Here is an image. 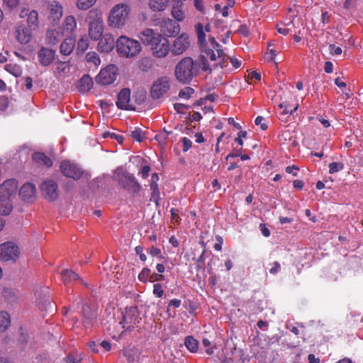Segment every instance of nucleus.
Instances as JSON below:
<instances>
[{
	"label": "nucleus",
	"instance_id": "25",
	"mask_svg": "<svg viewBox=\"0 0 363 363\" xmlns=\"http://www.w3.org/2000/svg\"><path fill=\"white\" fill-rule=\"evenodd\" d=\"M183 6L184 3L182 0H174L172 9V15L178 21H182L185 18Z\"/></svg>",
	"mask_w": 363,
	"mask_h": 363
},
{
	"label": "nucleus",
	"instance_id": "42",
	"mask_svg": "<svg viewBox=\"0 0 363 363\" xmlns=\"http://www.w3.org/2000/svg\"><path fill=\"white\" fill-rule=\"evenodd\" d=\"M27 22L30 26H37L38 24V13L36 11L33 10L29 12Z\"/></svg>",
	"mask_w": 363,
	"mask_h": 363
},
{
	"label": "nucleus",
	"instance_id": "13",
	"mask_svg": "<svg viewBox=\"0 0 363 363\" xmlns=\"http://www.w3.org/2000/svg\"><path fill=\"white\" fill-rule=\"evenodd\" d=\"M153 55L157 57H164L170 51L169 40L162 35L150 47Z\"/></svg>",
	"mask_w": 363,
	"mask_h": 363
},
{
	"label": "nucleus",
	"instance_id": "22",
	"mask_svg": "<svg viewBox=\"0 0 363 363\" xmlns=\"http://www.w3.org/2000/svg\"><path fill=\"white\" fill-rule=\"evenodd\" d=\"M49 10V18L52 21H58L62 16V6L57 1L49 3L48 5Z\"/></svg>",
	"mask_w": 363,
	"mask_h": 363
},
{
	"label": "nucleus",
	"instance_id": "17",
	"mask_svg": "<svg viewBox=\"0 0 363 363\" xmlns=\"http://www.w3.org/2000/svg\"><path fill=\"white\" fill-rule=\"evenodd\" d=\"M180 26L174 21L172 19L164 20L161 23V31L164 35L172 37L177 35L179 33Z\"/></svg>",
	"mask_w": 363,
	"mask_h": 363
},
{
	"label": "nucleus",
	"instance_id": "24",
	"mask_svg": "<svg viewBox=\"0 0 363 363\" xmlns=\"http://www.w3.org/2000/svg\"><path fill=\"white\" fill-rule=\"evenodd\" d=\"M54 50L45 48H41L38 52L40 62L44 66H48L51 64L54 60Z\"/></svg>",
	"mask_w": 363,
	"mask_h": 363
},
{
	"label": "nucleus",
	"instance_id": "1",
	"mask_svg": "<svg viewBox=\"0 0 363 363\" xmlns=\"http://www.w3.org/2000/svg\"><path fill=\"white\" fill-rule=\"evenodd\" d=\"M196 35L201 49L199 60H194L190 57H184L174 67V77L182 84H190L199 75L201 70L211 72L218 67L224 68L227 65L222 46L214 38H209V43L206 42L201 24L196 26Z\"/></svg>",
	"mask_w": 363,
	"mask_h": 363
},
{
	"label": "nucleus",
	"instance_id": "21",
	"mask_svg": "<svg viewBox=\"0 0 363 363\" xmlns=\"http://www.w3.org/2000/svg\"><path fill=\"white\" fill-rule=\"evenodd\" d=\"M16 39L21 44H26L32 38V33L29 28L25 26H19L16 30Z\"/></svg>",
	"mask_w": 363,
	"mask_h": 363
},
{
	"label": "nucleus",
	"instance_id": "18",
	"mask_svg": "<svg viewBox=\"0 0 363 363\" xmlns=\"http://www.w3.org/2000/svg\"><path fill=\"white\" fill-rule=\"evenodd\" d=\"M61 277L62 282L65 286L75 283H81L82 284L86 285V284L84 282L83 279H81L77 273L71 269H66L62 270L61 272Z\"/></svg>",
	"mask_w": 363,
	"mask_h": 363
},
{
	"label": "nucleus",
	"instance_id": "36",
	"mask_svg": "<svg viewBox=\"0 0 363 363\" xmlns=\"http://www.w3.org/2000/svg\"><path fill=\"white\" fill-rule=\"evenodd\" d=\"M89 46V40L86 35L82 36L77 43V54L84 53Z\"/></svg>",
	"mask_w": 363,
	"mask_h": 363
},
{
	"label": "nucleus",
	"instance_id": "61",
	"mask_svg": "<svg viewBox=\"0 0 363 363\" xmlns=\"http://www.w3.org/2000/svg\"><path fill=\"white\" fill-rule=\"evenodd\" d=\"M299 168L296 165L288 166L286 167V172L288 174H292L294 176H297V171Z\"/></svg>",
	"mask_w": 363,
	"mask_h": 363
},
{
	"label": "nucleus",
	"instance_id": "48",
	"mask_svg": "<svg viewBox=\"0 0 363 363\" xmlns=\"http://www.w3.org/2000/svg\"><path fill=\"white\" fill-rule=\"evenodd\" d=\"M147 252L152 257H157L160 259H164V257L161 255V250L158 247L151 246L150 247L147 249Z\"/></svg>",
	"mask_w": 363,
	"mask_h": 363
},
{
	"label": "nucleus",
	"instance_id": "31",
	"mask_svg": "<svg viewBox=\"0 0 363 363\" xmlns=\"http://www.w3.org/2000/svg\"><path fill=\"white\" fill-rule=\"evenodd\" d=\"M141 350L135 347H128L124 350V355L129 362H135L139 360Z\"/></svg>",
	"mask_w": 363,
	"mask_h": 363
},
{
	"label": "nucleus",
	"instance_id": "44",
	"mask_svg": "<svg viewBox=\"0 0 363 363\" xmlns=\"http://www.w3.org/2000/svg\"><path fill=\"white\" fill-rule=\"evenodd\" d=\"M151 276V270L149 268L145 267L143 269V270L140 272V273L138 275V279L145 283L147 281H150Z\"/></svg>",
	"mask_w": 363,
	"mask_h": 363
},
{
	"label": "nucleus",
	"instance_id": "43",
	"mask_svg": "<svg viewBox=\"0 0 363 363\" xmlns=\"http://www.w3.org/2000/svg\"><path fill=\"white\" fill-rule=\"evenodd\" d=\"M193 94H194V89L190 86H186L179 91V96L187 100L191 98Z\"/></svg>",
	"mask_w": 363,
	"mask_h": 363
},
{
	"label": "nucleus",
	"instance_id": "26",
	"mask_svg": "<svg viewBox=\"0 0 363 363\" xmlns=\"http://www.w3.org/2000/svg\"><path fill=\"white\" fill-rule=\"evenodd\" d=\"M158 180V174L157 173H153L151 177V182L150 184V190L152 191L150 200L157 203L160 199V191L157 185Z\"/></svg>",
	"mask_w": 363,
	"mask_h": 363
},
{
	"label": "nucleus",
	"instance_id": "60",
	"mask_svg": "<svg viewBox=\"0 0 363 363\" xmlns=\"http://www.w3.org/2000/svg\"><path fill=\"white\" fill-rule=\"evenodd\" d=\"M283 26H281V25L278 24L277 25V31L280 33V34H282L284 35H286L289 33V32L291 31V29L290 28H287L285 27L286 25L284 24H281Z\"/></svg>",
	"mask_w": 363,
	"mask_h": 363
},
{
	"label": "nucleus",
	"instance_id": "4",
	"mask_svg": "<svg viewBox=\"0 0 363 363\" xmlns=\"http://www.w3.org/2000/svg\"><path fill=\"white\" fill-rule=\"evenodd\" d=\"M116 44V50L119 55L127 58L137 56L142 50L139 41L128 38L125 35L120 36Z\"/></svg>",
	"mask_w": 363,
	"mask_h": 363
},
{
	"label": "nucleus",
	"instance_id": "12",
	"mask_svg": "<svg viewBox=\"0 0 363 363\" xmlns=\"http://www.w3.org/2000/svg\"><path fill=\"white\" fill-rule=\"evenodd\" d=\"M190 45L189 37L186 33H182L174 40L171 47L172 53L179 55L187 50Z\"/></svg>",
	"mask_w": 363,
	"mask_h": 363
},
{
	"label": "nucleus",
	"instance_id": "34",
	"mask_svg": "<svg viewBox=\"0 0 363 363\" xmlns=\"http://www.w3.org/2000/svg\"><path fill=\"white\" fill-rule=\"evenodd\" d=\"M33 158L36 162L40 164H44L47 167H50L52 164V162L50 160V158H49L44 153L42 152L35 153L33 155Z\"/></svg>",
	"mask_w": 363,
	"mask_h": 363
},
{
	"label": "nucleus",
	"instance_id": "37",
	"mask_svg": "<svg viewBox=\"0 0 363 363\" xmlns=\"http://www.w3.org/2000/svg\"><path fill=\"white\" fill-rule=\"evenodd\" d=\"M186 348L191 352H196L199 348V342L192 336H187L184 342Z\"/></svg>",
	"mask_w": 363,
	"mask_h": 363
},
{
	"label": "nucleus",
	"instance_id": "8",
	"mask_svg": "<svg viewBox=\"0 0 363 363\" xmlns=\"http://www.w3.org/2000/svg\"><path fill=\"white\" fill-rule=\"evenodd\" d=\"M19 255V249L12 242H6L0 245V259L3 261L16 262Z\"/></svg>",
	"mask_w": 363,
	"mask_h": 363
},
{
	"label": "nucleus",
	"instance_id": "27",
	"mask_svg": "<svg viewBox=\"0 0 363 363\" xmlns=\"http://www.w3.org/2000/svg\"><path fill=\"white\" fill-rule=\"evenodd\" d=\"M75 39L71 37L64 40L60 45V53L63 55H69L75 46Z\"/></svg>",
	"mask_w": 363,
	"mask_h": 363
},
{
	"label": "nucleus",
	"instance_id": "58",
	"mask_svg": "<svg viewBox=\"0 0 363 363\" xmlns=\"http://www.w3.org/2000/svg\"><path fill=\"white\" fill-rule=\"evenodd\" d=\"M247 78L249 80L260 81L262 77L260 73L257 71H252L248 74Z\"/></svg>",
	"mask_w": 363,
	"mask_h": 363
},
{
	"label": "nucleus",
	"instance_id": "41",
	"mask_svg": "<svg viewBox=\"0 0 363 363\" xmlns=\"http://www.w3.org/2000/svg\"><path fill=\"white\" fill-rule=\"evenodd\" d=\"M96 0H78L77 2V6L81 10H87L91 7Z\"/></svg>",
	"mask_w": 363,
	"mask_h": 363
},
{
	"label": "nucleus",
	"instance_id": "59",
	"mask_svg": "<svg viewBox=\"0 0 363 363\" xmlns=\"http://www.w3.org/2000/svg\"><path fill=\"white\" fill-rule=\"evenodd\" d=\"M237 33L247 37L249 35L250 31L248 27L243 24L240 26L239 28L237 30Z\"/></svg>",
	"mask_w": 363,
	"mask_h": 363
},
{
	"label": "nucleus",
	"instance_id": "9",
	"mask_svg": "<svg viewBox=\"0 0 363 363\" xmlns=\"http://www.w3.org/2000/svg\"><path fill=\"white\" fill-rule=\"evenodd\" d=\"M117 67L114 65H110L102 69L96 77V82L101 85H108L116 79Z\"/></svg>",
	"mask_w": 363,
	"mask_h": 363
},
{
	"label": "nucleus",
	"instance_id": "32",
	"mask_svg": "<svg viewBox=\"0 0 363 363\" xmlns=\"http://www.w3.org/2000/svg\"><path fill=\"white\" fill-rule=\"evenodd\" d=\"M62 35H65L62 33L57 31L55 30H48L46 33V39L50 44L55 45L58 43Z\"/></svg>",
	"mask_w": 363,
	"mask_h": 363
},
{
	"label": "nucleus",
	"instance_id": "16",
	"mask_svg": "<svg viewBox=\"0 0 363 363\" xmlns=\"http://www.w3.org/2000/svg\"><path fill=\"white\" fill-rule=\"evenodd\" d=\"M161 35L152 29L145 28L140 33L138 37L144 45L151 47Z\"/></svg>",
	"mask_w": 363,
	"mask_h": 363
},
{
	"label": "nucleus",
	"instance_id": "33",
	"mask_svg": "<svg viewBox=\"0 0 363 363\" xmlns=\"http://www.w3.org/2000/svg\"><path fill=\"white\" fill-rule=\"evenodd\" d=\"M11 325V318L9 314L6 311H0V333L8 330Z\"/></svg>",
	"mask_w": 363,
	"mask_h": 363
},
{
	"label": "nucleus",
	"instance_id": "55",
	"mask_svg": "<svg viewBox=\"0 0 363 363\" xmlns=\"http://www.w3.org/2000/svg\"><path fill=\"white\" fill-rule=\"evenodd\" d=\"M20 0H3V2L9 9H13L16 8L19 4Z\"/></svg>",
	"mask_w": 363,
	"mask_h": 363
},
{
	"label": "nucleus",
	"instance_id": "11",
	"mask_svg": "<svg viewBox=\"0 0 363 363\" xmlns=\"http://www.w3.org/2000/svg\"><path fill=\"white\" fill-rule=\"evenodd\" d=\"M40 190L43 197L48 201H53L59 196L57 184L52 180L43 182L40 186Z\"/></svg>",
	"mask_w": 363,
	"mask_h": 363
},
{
	"label": "nucleus",
	"instance_id": "29",
	"mask_svg": "<svg viewBox=\"0 0 363 363\" xmlns=\"http://www.w3.org/2000/svg\"><path fill=\"white\" fill-rule=\"evenodd\" d=\"M93 86V80L88 74L84 75L78 82V89L80 92L89 91Z\"/></svg>",
	"mask_w": 363,
	"mask_h": 363
},
{
	"label": "nucleus",
	"instance_id": "10",
	"mask_svg": "<svg viewBox=\"0 0 363 363\" xmlns=\"http://www.w3.org/2000/svg\"><path fill=\"white\" fill-rule=\"evenodd\" d=\"M60 170L64 176L74 180L79 179L83 174V171L77 164L67 160L61 162Z\"/></svg>",
	"mask_w": 363,
	"mask_h": 363
},
{
	"label": "nucleus",
	"instance_id": "45",
	"mask_svg": "<svg viewBox=\"0 0 363 363\" xmlns=\"http://www.w3.org/2000/svg\"><path fill=\"white\" fill-rule=\"evenodd\" d=\"M345 167V165L342 162H331L329 164V173L334 174L340 170H342Z\"/></svg>",
	"mask_w": 363,
	"mask_h": 363
},
{
	"label": "nucleus",
	"instance_id": "28",
	"mask_svg": "<svg viewBox=\"0 0 363 363\" xmlns=\"http://www.w3.org/2000/svg\"><path fill=\"white\" fill-rule=\"evenodd\" d=\"M77 28V21L73 16H68L65 18L63 23V34L68 35Z\"/></svg>",
	"mask_w": 363,
	"mask_h": 363
},
{
	"label": "nucleus",
	"instance_id": "63",
	"mask_svg": "<svg viewBox=\"0 0 363 363\" xmlns=\"http://www.w3.org/2000/svg\"><path fill=\"white\" fill-rule=\"evenodd\" d=\"M174 109L179 113H183V110L185 108H188L189 106L180 103H176L174 104Z\"/></svg>",
	"mask_w": 363,
	"mask_h": 363
},
{
	"label": "nucleus",
	"instance_id": "5",
	"mask_svg": "<svg viewBox=\"0 0 363 363\" xmlns=\"http://www.w3.org/2000/svg\"><path fill=\"white\" fill-rule=\"evenodd\" d=\"M115 179L118 182L123 189L129 191L138 193L140 191L141 186L136 181L134 175L125 172L122 169L118 168L116 169Z\"/></svg>",
	"mask_w": 363,
	"mask_h": 363
},
{
	"label": "nucleus",
	"instance_id": "6",
	"mask_svg": "<svg viewBox=\"0 0 363 363\" xmlns=\"http://www.w3.org/2000/svg\"><path fill=\"white\" fill-rule=\"evenodd\" d=\"M141 318L138 309L135 306L125 308V311L122 313V319L120 324L125 330H131L138 327Z\"/></svg>",
	"mask_w": 363,
	"mask_h": 363
},
{
	"label": "nucleus",
	"instance_id": "52",
	"mask_svg": "<svg viewBox=\"0 0 363 363\" xmlns=\"http://www.w3.org/2000/svg\"><path fill=\"white\" fill-rule=\"evenodd\" d=\"M330 52L333 55H341L342 50L340 47H337L334 44H330L329 45Z\"/></svg>",
	"mask_w": 363,
	"mask_h": 363
},
{
	"label": "nucleus",
	"instance_id": "49",
	"mask_svg": "<svg viewBox=\"0 0 363 363\" xmlns=\"http://www.w3.org/2000/svg\"><path fill=\"white\" fill-rule=\"evenodd\" d=\"M135 97V103H133L135 105H140L142 103H143L145 101L146 99V94L145 91H138Z\"/></svg>",
	"mask_w": 363,
	"mask_h": 363
},
{
	"label": "nucleus",
	"instance_id": "39",
	"mask_svg": "<svg viewBox=\"0 0 363 363\" xmlns=\"http://www.w3.org/2000/svg\"><path fill=\"white\" fill-rule=\"evenodd\" d=\"M86 60L88 63H92L95 67L101 64V60L96 52H89L86 55Z\"/></svg>",
	"mask_w": 363,
	"mask_h": 363
},
{
	"label": "nucleus",
	"instance_id": "38",
	"mask_svg": "<svg viewBox=\"0 0 363 363\" xmlns=\"http://www.w3.org/2000/svg\"><path fill=\"white\" fill-rule=\"evenodd\" d=\"M152 66V60L150 57H143L138 62V67L140 70L147 72Z\"/></svg>",
	"mask_w": 363,
	"mask_h": 363
},
{
	"label": "nucleus",
	"instance_id": "47",
	"mask_svg": "<svg viewBox=\"0 0 363 363\" xmlns=\"http://www.w3.org/2000/svg\"><path fill=\"white\" fill-rule=\"evenodd\" d=\"M130 135L134 140L138 142H141L145 138L144 133L140 128H135L133 130Z\"/></svg>",
	"mask_w": 363,
	"mask_h": 363
},
{
	"label": "nucleus",
	"instance_id": "53",
	"mask_svg": "<svg viewBox=\"0 0 363 363\" xmlns=\"http://www.w3.org/2000/svg\"><path fill=\"white\" fill-rule=\"evenodd\" d=\"M182 143L183 145L182 150L184 152L188 151L192 145V142L189 138L185 137L182 139Z\"/></svg>",
	"mask_w": 363,
	"mask_h": 363
},
{
	"label": "nucleus",
	"instance_id": "62",
	"mask_svg": "<svg viewBox=\"0 0 363 363\" xmlns=\"http://www.w3.org/2000/svg\"><path fill=\"white\" fill-rule=\"evenodd\" d=\"M9 105V100L5 96H0V111L5 110Z\"/></svg>",
	"mask_w": 363,
	"mask_h": 363
},
{
	"label": "nucleus",
	"instance_id": "64",
	"mask_svg": "<svg viewBox=\"0 0 363 363\" xmlns=\"http://www.w3.org/2000/svg\"><path fill=\"white\" fill-rule=\"evenodd\" d=\"M89 350L94 353H98V345L94 341H89L87 344Z\"/></svg>",
	"mask_w": 363,
	"mask_h": 363
},
{
	"label": "nucleus",
	"instance_id": "57",
	"mask_svg": "<svg viewBox=\"0 0 363 363\" xmlns=\"http://www.w3.org/2000/svg\"><path fill=\"white\" fill-rule=\"evenodd\" d=\"M264 118L262 116H257L255 121V123L257 125H260V128L262 130H265L267 129L268 126L265 123H263Z\"/></svg>",
	"mask_w": 363,
	"mask_h": 363
},
{
	"label": "nucleus",
	"instance_id": "30",
	"mask_svg": "<svg viewBox=\"0 0 363 363\" xmlns=\"http://www.w3.org/2000/svg\"><path fill=\"white\" fill-rule=\"evenodd\" d=\"M148 6L152 11H163L168 7L169 0H149Z\"/></svg>",
	"mask_w": 363,
	"mask_h": 363
},
{
	"label": "nucleus",
	"instance_id": "20",
	"mask_svg": "<svg viewBox=\"0 0 363 363\" xmlns=\"http://www.w3.org/2000/svg\"><path fill=\"white\" fill-rule=\"evenodd\" d=\"M35 186L33 184L27 183L20 189L19 195L23 200L30 202L35 198Z\"/></svg>",
	"mask_w": 363,
	"mask_h": 363
},
{
	"label": "nucleus",
	"instance_id": "40",
	"mask_svg": "<svg viewBox=\"0 0 363 363\" xmlns=\"http://www.w3.org/2000/svg\"><path fill=\"white\" fill-rule=\"evenodd\" d=\"M4 69L15 77H19L21 74V67L16 64H7L5 65Z\"/></svg>",
	"mask_w": 363,
	"mask_h": 363
},
{
	"label": "nucleus",
	"instance_id": "19",
	"mask_svg": "<svg viewBox=\"0 0 363 363\" xmlns=\"http://www.w3.org/2000/svg\"><path fill=\"white\" fill-rule=\"evenodd\" d=\"M115 45V40L113 35L106 33L99 39L98 43V50L101 52H111Z\"/></svg>",
	"mask_w": 363,
	"mask_h": 363
},
{
	"label": "nucleus",
	"instance_id": "23",
	"mask_svg": "<svg viewBox=\"0 0 363 363\" xmlns=\"http://www.w3.org/2000/svg\"><path fill=\"white\" fill-rule=\"evenodd\" d=\"M103 32L102 21L97 19L89 23V35L90 37L96 40L100 38Z\"/></svg>",
	"mask_w": 363,
	"mask_h": 363
},
{
	"label": "nucleus",
	"instance_id": "46",
	"mask_svg": "<svg viewBox=\"0 0 363 363\" xmlns=\"http://www.w3.org/2000/svg\"><path fill=\"white\" fill-rule=\"evenodd\" d=\"M279 107L280 108H284V111H283V113L284 114H292L294 111H296L298 107V104H296L295 105V106L294 107V108H291L290 107V106L286 103V102H284V103H281L279 105Z\"/></svg>",
	"mask_w": 363,
	"mask_h": 363
},
{
	"label": "nucleus",
	"instance_id": "50",
	"mask_svg": "<svg viewBox=\"0 0 363 363\" xmlns=\"http://www.w3.org/2000/svg\"><path fill=\"white\" fill-rule=\"evenodd\" d=\"M224 55H225V60H226V66L228 65V60H230V63L232 64L233 67L235 69H237L241 66V61L235 57H230L228 56L225 52Z\"/></svg>",
	"mask_w": 363,
	"mask_h": 363
},
{
	"label": "nucleus",
	"instance_id": "7",
	"mask_svg": "<svg viewBox=\"0 0 363 363\" xmlns=\"http://www.w3.org/2000/svg\"><path fill=\"white\" fill-rule=\"evenodd\" d=\"M170 89V78L164 76L158 78L152 84L150 94L155 99L162 97Z\"/></svg>",
	"mask_w": 363,
	"mask_h": 363
},
{
	"label": "nucleus",
	"instance_id": "51",
	"mask_svg": "<svg viewBox=\"0 0 363 363\" xmlns=\"http://www.w3.org/2000/svg\"><path fill=\"white\" fill-rule=\"evenodd\" d=\"M153 294L158 298H160L164 294V290L161 284H155L153 286Z\"/></svg>",
	"mask_w": 363,
	"mask_h": 363
},
{
	"label": "nucleus",
	"instance_id": "54",
	"mask_svg": "<svg viewBox=\"0 0 363 363\" xmlns=\"http://www.w3.org/2000/svg\"><path fill=\"white\" fill-rule=\"evenodd\" d=\"M135 252L137 255H139L140 257V259L143 262H145L146 261L147 259V257L146 255L143 253V247L140 245H138L137 247H135Z\"/></svg>",
	"mask_w": 363,
	"mask_h": 363
},
{
	"label": "nucleus",
	"instance_id": "15",
	"mask_svg": "<svg viewBox=\"0 0 363 363\" xmlns=\"http://www.w3.org/2000/svg\"><path fill=\"white\" fill-rule=\"evenodd\" d=\"M82 324L84 328H89L96 322V310L91 308L89 305H84L82 311Z\"/></svg>",
	"mask_w": 363,
	"mask_h": 363
},
{
	"label": "nucleus",
	"instance_id": "35",
	"mask_svg": "<svg viewBox=\"0 0 363 363\" xmlns=\"http://www.w3.org/2000/svg\"><path fill=\"white\" fill-rule=\"evenodd\" d=\"M71 65L69 62L59 61L56 62V69L60 75L65 76L70 72Z\"/></svg>",
	"mask_w": 363,
	"mask_h": 363
},
{
	"label": "nucleus",
	"instance_id": "56",
	"mask_svg": "<svg viewBox=\"0 0 363 363\" xmlns=\"http://www.w3.org/2000/svg\"><path fill=\"white\" fill-rule=\"evenodd\" d=\"M179 210L177 208H172L170 210L171 216H172V221L174 223L179 222Z\"/></svg>",
	"mask_w": 363,
	"mask_h": 363
},
{
	"label": "nucleus",
	"instance_id": "3",
	"mask_svg": "<svg viewBox=\"0 0 363 363\" xmlns=\"http://www.w3.org/2000/svg\"><path fill=\"white\" fill-rule=\"evenodd\" d=\"M130 11V6L126 3L116 4L108 14L107 20L108 26L113 28L123 27L128 20Z\"/></svg>",
	"mask_w": 363,
	"mask_h": 363
},
{
	"label": "nucleus",
	"instance_id": "2",
	"mask_svg": "<svg viewBox=\"0 0 363 363\" xmlns=\"http://www.w3.org/2000/svg\"><path fill=\"white\" fill-rule=\"evenodd\" d=\"M18 189L15 179H8L0 186V214L9 215L13 206L11 198L16 195Z\"/></svg>",
	"mask_w": 363,
	"mask_h": 363
},
{
	"label": "nucleus",
	"instance_id": "14",
	"mask_svg": "<svg viewBox=\"0 0 363 363\" xmlns=\"http://www.w3.org/2000/svg\"><path fill=\"white\" fill-rule=\"evenodd\" d=\"M116 106L118 108L123 110H135V104L130 99V90L129 89H123L118 94Z\"/></svg>",
	"mask_w": 363,
	"mask_h": 363
}]
</instances>
